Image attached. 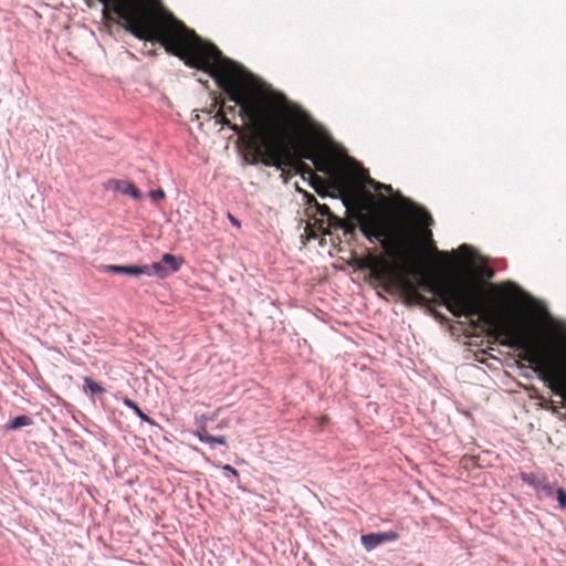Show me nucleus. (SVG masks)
<instances>
[{
    "label": "nucleus",
    "mask_w": 566,
    "mask_h": 566,
    "mask_svg": "<svg viewBox=\"0 0 566 566\" xmlns=\"http://www.w3.org/2000/svg\"><path fill=\"white\" fill-rule=\"evenodd\" d=\"M104 4L103 18L118 23L139 40L158 42L166 52L188 66L213 77L230 101L241 106L248 124L249 139L244 159L251 164L281 168L311 179L316 187L321 177L304 161L327 176L329 186L342 192L350 181V172L331 148L327 133L304 112L275 108L264 96L245 86L239 64L223 56L213 44L205 42L193 30L178 20L161 0H98Z\"/></svg>",
    "instance_id": "obj_1"
},
{
    "label": "nucleus",
    "mask_w": 566,
    "mask_h": 566,
    "mask_svg": "<svg viewBox=\"0 0 566 566\" xmlns=\"http://www.w3.org/2000/svg\"><path fill=\"white\" fill-rule=\"evenodd\" d=\"M394 244V254L385 252L390 260L368 252L365 256L355 258L354 264L360 270H369L370 277L386 292L398 291L406 305H424L429 302L418 291L422 286L437 296L454 317L478 316L496 336L504 337L501 345L516 348L528 322L511 316L503 303H488L483 287L473 280L424 271L420 264V248L412 234L410 250L406 251L396 242Z\"/></svg>",
    "instance_id": "obj_2"
},
{
    "label": "nucleus",
    "mask_w": 566,
    "mask_h": 566,
    "mask_svg": "<svg viewBox=\"0 0 566 566\" xmlns=\"http://www.w3.org/2000/svg\"><path fill=\"white\" fill-rule=\"evenodd\" d=\"M366 207L358 205L348 208V218L334 219L335 230L340 229L345 237H354L357 228L365 238L373 243L379 241L385 252L395 253V241L405 250L411 248V231L405 224L394 221H386L377 216L366 213Z\"/></svg>",
    "instance_id": "obj_3"
},
{
    "label": "nucleus",
    "mask_w": 566,
    "mask_h": 566,
    "mask_svg": "<svg viewBox=\"0 0 566 566\" xmlns=\"http://www.w3.org/2000/svg\"><path fill=\"white\" fill-rule=\"evenodd\" d=\"M307 203L310 207H315V213L321 216V219L315 220V224H318L319 230L323 233H327L323 227L326 223L328 228L335 229L334 219H338L339 217L335 216L327 205H321L317 202L316 198L312 195L306 193Z\"/></svg>",
    "instance_id": "obj_4"
},
{
    "label": "nucleus",
    "mask_w": 566,
    "mask_h": 566,
    "mask_svg": "<svg viewBox=\"0 0 566 566\" xmlns=\"http://www.w3.org/2000/svg\"><path fill=\"white\" fill-rule=\"evenodd\" d=\"M399 535L396 532L385 533H369L361 535L360 541L367 552L375 549L377 546L398 539Z\"/></svg>",
    "instance_id": "obj_5"
},
{
    "label": "nucleus",
    "mask_w": 566,
    "mask_h": 566,
    "mask_svg": "<svg viewBox=\"0 0 566 566\" xmlns=\"http://www.w3.org/2000/svg\"><path fill=\"white\" fill-rule=\"evenodd\" d=\"M520 478L524 483L533 486L537 492L545 495H551L553 493V488L545 475L522 472Z\"/></svg>",
    "instance_id": "obj_6"
},
{
    "label": "nucleus",
    "mask_w": 566,
    "mask_h": 566,
    "mask_svg": "<svg viewBox=\"0 0 566 566\" xmlns=\"http://www.w3.org/2000/svg\"><path fill=\"white\" fill-rule=\"evenodd\" d=\"M104 187H105V189L118 191L123 195L130 196L134 199H139L142 197L139 189L130 181L109 179L104 185Z\"/></svg>",
    "instance_id": "obj_7"
},
{
    "label": "nucleus",
    "mask_w": 566,
    "mask_h": 566,
    "mask_svg": "<svg viewBox=\"0 0 566 566\" xmlns=\"http://www.w3.org/2000/svg\"><path fill=\"white\" fill-rule=\"evenodd\" d=\"M106 271L115 274H127L133 276L142 274L150 275V269L147 265H107Z\"/></svg>",
    "instance_id": "obj_8"
},
{
    "label": "nucleus",
    "mask_w": 566,
    "mask_h": 566,
    "mask_svg": "<svg viewBox=\"0 0 566 566\" xmlns=\"http://www.w3.org/2000/svg\"><path fill=\"white\" fill-rule=\"evenodd\" d=\"M196 437L201 441L209 444L218 443L221 446L227 444V438L224 436L214 437L207 431L206 424H200L196 431Z\"/></svg>",
    "instance_id": "obj_9"
},
{
    "label": "nucleus",
    "mask_w": 566,
    "mask_h": 566,
    "mask_svg": "<svg viewBox=\"0 0 566 566\" xmlns=\"http://www.w3.org/2000/svg\"><path fill=\"white\" fill-rule=\"evenodd\" d=\"M411 217L423 226H429L432 222V218L427 210L420 207H413L409 210Z\"/></svg>",
    "instance_id": "obj_10"
},
{
    "label": "nucleus",
    "mask_w": 566,
    "mask_h": 566,
    "mask_svg": "<svg viewBox=\"0 0 566 566\" xmlns=\"http://www.w3.org/2000/svg\"><path fill=\"white\" fill-rule=\"evenodd\" d=\"M32 424V419L25 415H22V416H18L15 417L13 420H11L7 426H6V430L9 431V430H17V429H20L22 427H27V426H30Z\"/></svg>",
    "instance_id": "obj_11"
},
{
    "label": "nucleus",
    "mask_w": 566,
    "mask_h": 566,
    "mask_svg": "<svg viewBox=\"0 0 566 566\" xmlns=\"http://www.w3.org/2000/svg\"><path fill=\"white\" fill-rule=\"evenodd\" d=\"M216 120L218 123H220L221 125L223 126H228L231 130H233L234 133H240L241 132V127L237 124H232L228 117H227V114H226V111L223 109V107H220V109L217 112L216 114Z\"/></svg>",
    "instance_id": "obj_12"
},
{
    "label": "nucleus",
    "mask_w": 566,
    "mask_h": 566,
    "mask_svg": "<svg viewBox=\"0 0 566 566\" xmlns=\"http://www.w3.org/2000/svg\"><path fill=\"white\" fill-rule=\"evenodd\" d=\"M163 263L170 266L171 272H176L180 269L182 261L174 254L166 253L161 259Z\"/></svg>",
    "instance_id": "obj_13"
},
{
    "label": "nucleus",
    "mask_w": 566,
    "mask_h": 566,
    "mask_svg": "<svg viewBox=\"0 0 566 566\" xmlns=\"http://www.w3.org/2000/svg\"><path fill=\"white\" fill-rule=\"evenodd\" d=\"M84 382L85 390H88L93 395L103 394L105 391L104 387L91 377H85Z\"/></svg>",
    "instance_id": "obj_14"
},
{
    "label": "nucleus",
    "mask_w": 566,
    "mask_h": 566,
    "mask_svg": "<svg viewBox=\"0 0 566 566\" xmlns=\"http://www.w3.org/2000/svg\"><path fill=\"white\" fill-rule=\"evenodd\" d=\"M279 170L280 177L283 180V182L287 184L296 174H293V169L290 166H283L281 168H275Z\"/></svg>",
    "instance_id": "obj_15"
},
{
    "label": "nucleus",
    "mask_w": 566,
    "mask_h": 566,
    "mask_svg": "<svg viewBox=\"0 0 566 566\" xmlns=\"http://www.w3.org/2000/svg\"><path fill=\"white\" fill-rule=\"evenodd\" d=\"M147 266L150 269V275L156 274L159 277H165L168 275L167 270L163 266L161 263L156 262Z\"/></svg>",
    "instance_id": "obj_16"
},
{
    "label": "nucleus",
    "mask_w": 566,
    "mask_h": 566,
    "mask_svg": "<svg viewBox=\"0 0 566 566\" xmlns=\"http://www.w3.org/2000/svg\"><path fill=\"white\" fill-rule=\"evenodd\" d=\"M234 104H235L234 106H227V107H224V106L222 105L221 107H223V109L226 111V114H227V113H229V114H235V113H237V106H239V112H238V113H239L240 117L242 118V120H243V123H244V125H245V129H248V124H247V122L244 120V118H243V117H242V115H241V106H240L239 104H237L235 102H234ZM247 133L249 134V130H247ZM248 139H249V135L247 136V142H245V144L248 143Z\"/></svg>",
    "instance_id": "obj_17"
},
{
    "label": "nucleus",
    "mask_w": 566,
    "mask_h": 566,
    "mask_svg": "<svg viewBox=\"0 0 566 566\" xmlns=\"http://www.w3.org/2000/svg\"><path fill=\"white\" fill-rule=\"evenodd\" d=\"M556 497L562 509L566 507V492L564 489L559 488L556 491Z\"/></svg>",
    "instance_id": "obj_18"
},
{
    "label": "nucleus",
    "mask_w": 566,
    "mask_h": 566,
    "mask_svg": "<svg viewBox=\"0 0 566 566\" xmlns=\"http://www.w3.org/2000/svg\"><path fill=\"white\" fill-rule=\"evenodd\" d=\"M134 411L143 421L154 423V421L146 413H144L139 407H137V409H135Z\"/></svg>",
    "instance_id": "obj_19"
},
{
    "label": "nucleus",
    "mask_w": 566,
    "mask_h": 566,
    "mask_svg": "<svg viewBox=\"0 0 566 566\" xmlns=\"http://www.w3.org/2000/svg\"><path fill=\"white\" fill-rule=\"evenodd\" d=\"M149 196L154 200L163 199L165 198V192L161 189L153 190L149 192Z\"/></svg>",
    "instance_id": "obj_20"
},
{
    "label": "nucleus",
    "mask_w": 566,
    "mask_h": 566,
    "mask_svg": "<svg viewBox=\"0 0 566 566\" xmlns=\"http://www.w3.org/2000/svg\"><path fill=\"white\" fill-rule=\"evenodd\" d=\"M510 284H501V285H491L490 290L496 293L505 292Z\"/></svg>",
    "instance_id": "obj_21"
},
{
    "label": "nucleus",
    "mask_w": 566,
    "mask_h": 566,
    "mask_svg": "<svg viewBox=\"0 0 566 566\" xmlns=\"http://www.w3.org/2000/svg\"><path fill=\"white\" fill-rule=\"evenodd\" d=\"M371 182L374 184L376 190L385 189L386 191H391L390 185H384V184L375 182V181H371Z\"/></svg>",
    "instance_id": "obj_22"
},
{
    "label": "nucleus",
    "mask_w": 566,
    "mask_h": 566,
    "mask_svg": "<svg viewBox=\"0 0 566 566\" xmlns=\"http://www.w3.org/2000/svg\"><path fill=\"white\" fill-rule=\"evenodd\" d=\"M123 402L125 403V406H127L128 408H130L133 410L137 409V407H138L135 401H133L132 399H129L127 397L124 398Z\"/></svg>",
    "instance_id": "obj_23"
},
{
    "label": "nucleus",
    "mask_w": 566,
    "mask_h": 566,
    "mask_svg": "<svg viewBox=\"0 0 566 566\" xmlns=\"http://www.w3.org/2000/svg\"><path fill=\"white\" fill-rule=\"evenodd\" d=\"M223 470L228 471L229 473H231L234 476H239V472L233 467H231L230 464L223 465Z\"/></svg>",
    "instance_id": "obj_24"
},
{
    "label": "nucleus",
    "mask_w": 566,
    "mask_h": 566,
    "mask_svg": "<svg viewBox=\"0 0 566 566\" xmlns=\"http://www.w3.org/2000/svg\"><path fill=\"white\" fill-rule=\"evenodd\" d=\"M229 220L231 221V223H232L233 226H235V227L240 228V226H241V224H240V221H239L237 218H234L231 213H229Z\"/></svg>",
    "instance_id": "obj_25"
},
{
    "label": "nucleus",
    "mask_w": 566,
    "mask_h": 566,
    "mask_svg": "<svg viewBox=\"0 0 566 566\" xmlns=\"http://www.w3.org/2000/svg\"><path fill=\"white\" fill-rule=\"evenodd\" d=\"M438 254L443 259H448V254L444 252H438Z\"/></svg>",
    "instance_id": "obj_26"
},
{
    "label": "nucleus",
    "mask_w": 566,
    "mask_h": 566,
    "mask_svg": "<svg viewBox=\"0 0 566 566\" xmlns=\"http://www.w3.org/2000/svg\"><path fill=\"white\" fill-rule=\"evenodd\" d=\"M486 276L488 277H492L493 276V271L488 269Z\"/></svg>",
    "instance_id": "obj_27"
},
{
    "label": "nucleus",
    "mask_w": 566,
    "mask_h": 566,
    "mask_svg": "<svg viewBox=\"0 0 566 566\" xmlns=\"http://www.w3.org/2000/svg\"><path fill=\"white\" fill-rule=\"evenodd\" d=\"M327 417H323L322 420H321V424H324L325 422H327Z\"/></svg>",
    "instance_id": "obj_28"
},
{
    "label": "nucleus",
    "mask_w": 566,
    "mask_h": 566,
    "mask_svg": "<svg viewBox=\"0 0 566 566\" xmlns=\"http://www.w3.org/2000/svg\"><path fill=\"white\" fill-rule=\"evenodd\" d=\"M434 316L442 317L438 312H434Z\"/></svg>",
    "instance_id": "obj_29"
}]
</instances>
